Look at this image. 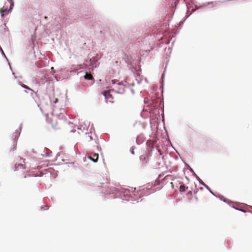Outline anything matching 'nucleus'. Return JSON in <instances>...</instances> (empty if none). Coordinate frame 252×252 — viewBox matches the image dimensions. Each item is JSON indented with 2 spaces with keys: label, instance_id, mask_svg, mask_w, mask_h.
Listing matches in <instances>:
<instances>
[{
  "label": "nucleus",
  "instance_id": "nucleus-1",
  "mask_svg": "<svg viewBox=\"0 0 252 252\" xmlns=\"http://www.w3.org/2000/svg\"><path fill=\"white\" fill-rule=\"evenodd\" d=\"M114 91L113 90L106 91L104 92L103 94L105 97L107 102L113 103L114 101V97L113 93Z\"/></svg>",
  "mask_w": 252,
  "mask_h": 252
},
{
  "label": "nucleus",
  "instance_id": "nucleus-2",
  "mask_svg": "<svg viewBox=\"0 0 252 252\" xmlns=\"http://www.w3.org/2000/svg\"><path fill=\"white\" fill-rule=\"evenodd\" d=\"M93 157L98 158L99 155L98 153L93 152L87 153L85 158H93Z\"/></svg>",
  "mask_w": 252,
  "mask_h": 252
},
{
  "label": "nucleus",
  "instance_id": "nucleus-3",
  "mask_svg": "<svg viewBox=\"0 0 252 252\" xmlns=\"http://www.w3.org/2000/svg\"><path fill=\"white\" fill-rule=\"evenodd\" d=\"M172 180V176L171 175H166L163 179L162 181V183H166L169 181Z\"/></svg>",
  "mask_w": 252,
  "mask_h": 252
},
{
  "label": "nucleus",
  "instance_id": "nucleus-4",
  "mask_svg": "<svg viewBox=\"0 0 252 252\" xmlns=\"http://www.w3.org/2000/svg\"><path fill=\"white\" fill-rule=\"evenodd\" d=\"M118 81H117L116 80H111V82L113 84H117L118 85H119L121 88H122V89L123 90L124 89V86L122 85V84H121L120 83L118 82Z\"/></svg>",
  "mask_w": 252,
  "mask_h": 252
},
{
  "label": "nucleus",
  "instance_id": "nucleus-5",
  "mask_svg": "<svg viewBox=\"0 0 252 252\" xmlns=\"http://www.w3.org/2000/svg\"><path fill=\"white\" fill-rule=\"evenodd\" d=\"M84 77H85V79H86L87 80H92L93 79V77L92 75V74L88 73H87L85 74Z\"/></svg>",
  "mask_w": 252,
  "mask_h": 252
},
{
  "label": "nucleus",
  "instance_id": "nucleus-6",
  "mask_svg": "<svg viewBox=\"0 0 252 252\" xmlns=\"http://www.w3.org/2000/svg\"><path fill=\"white\" fill-rule=\"evenodd\" d=\"M20 135V132L18 130H17L15 131V132L14 133L13 136L14 137V140L17 141L18 137Z\"/></svg>",
  "mask_w": 252,
  "mask_h": 252
},
{
  "label": "nucleus",
  "instance_id": "nucleus-7",
  "mask_svg": "<svg viewBox=\"0 0 252 252\" xmlns=\"http://www.w3.org/2000/svg\"><path fill=\"white\" fill-rule=\"evenodd\" d=\"M0 13L1 14V16H3L4 15L5 13H7L8 10L7 8L3 7L0 9Z\"/></svg>",
  "mask_w": 252,
  "mask_h": 252
},
{
  "label": "nucleus",
  "instance_id": "nucleus-8",
  "mask_svg": "<svg viewBox=\"0 0 252 252\" xmlns=\"http://www.w3.org/2000/svg\"><path fill=\"white\" fill-rule=\"evenodd\" d=\"M52 126L54 129H58V128H59V126H58L57 123H56L55 124L52 123Z\"/></svg>",
  "mask_w": 252,
  "mask_h": 252
},
{
  "label": "nucleus",
  "instance_id": "nucleus-9",
  "mask_svg": "<svg viewBox=\"0 0 252 252\" xmlns=\"http://www.w3.org/2000/svg\"><path fill=\"white\" fill-rule=\"evenodd\" d=\"M65 156V154H64L63 152H59V153H58V154H57V158L58 157H63V156Z\"/></svg>",
  "mask_w": 252,
  "mask_h": 252
},
{
  "label": "nucleus",
  "instance_id": "nucleus-10",
  "mask_svg": "<svg viewBox=\"0 0 252 252\" xmlns=\"http://www.w3.org/2000/svg\"><path fill=\"white\" fill-rule=\"evenodd\" d=\"M22 86L23 88H25V89H28V90H30V91H32V92H33V93H34V91H33V90H32V89L30 88L28 86H27V85H26L23 84V85H22Z\"/></svg>",
  "mask_w": 252,
  "mask_h": 252
},
{
  "label": "nucleus",
  "instance_id": "nucleus-11",
  "mask_svg": "<svg viewBox=\"0 0 252 252\" xmlns=\"http://www.w3.org/2000/svg\"><path fill=\"white\" fill-rule=\"evenodd\" d=\"M13 6H14V3L12 0H11L10 9L9 10V11L13 8Z\"/></svg>",
  "mask_w": 252,
  "mask_h": 252
},
{
  "label": "nucleus",
  "instance_id": "nucleus-12",
  "mask_svg": "<svg viewBox=\"0 0 252 252\" xmlns=\"http://www.w3.org/2000/svg\"><path fill=\"white\" fill-rule=\"evenodd\" d=\"M180 190L181 191H185V187L184 186H181Z\"/></svg>",
  "mask_w": 252,
  "mask_h": 252
},
{
  "label": "nucleus",
  "instance_id": "nucleus-13",
  "mask_svg": "<svg viewBox=\"0 0 252 252\" xmlns=\"http://www.w3.org/2000/svg\"><path fill=\"white\" fill-rule=\"evenodd\" d=\"M90 159L94 162H96L98 160V158H90Z\"/></svg>",
  "mask_w": 252,
  "mask_h": 252
},
{
  "label": "nucleus",
  "instance_id": "nucleus-14",
  "mask_svg": "<svg viewBox=\"0 0 252 252\" xmlns=\"http://www.w3.org/2000/svg\"><path fill=\"white\" fill-rule=\"evenodd\" d=\"M53 103H57V102H58V98H56L54 99V100H53Z\"/></svg>",
  "mask_w": 252,
  "mask_h": 252
},
{
  "label": "nucleus",
  "instance_id": "nucleus-15",
  "mask_svg": "<svg viewBox=\"0 0 252 252\" xmlns=\"http://www.w3.org/2000/svg\"><path fill=\"white\" fill-rule=\"evenodd\" d=\"M170 185H171V187L172 189H173V188H174V185H173V183H172V182H170Z\"/></svg>",
  "mask_w": 252,
  "mask_h": 252
},
{
  "label": "nucleus",
  "instance_id": "nucleus-16",
  "mask_svg": "<svg viewBox=\"0 0 252 252\" xmlns=\"http://www.w3.org/2000/svg\"><path fill=\"white\" fill-rule=\"evenodd\" d=\"M160 177H161V175H159L158 176V178L159 179L160 178Z\"/></svg>",
  "mask_w": 252,
  "mask_h": 252
},
{
  "label": "nucleus",
  "instance_id": "nucleus-17",
  "mask_svg": "<svg viewBox=\"0 0 252 252\" xmlns=\"http://www.w3.org/2000/svg\"><path fill=\"white\" fill-rule=\"evenodd\" d=\"M75 131V130H71V131L72 132H74Z\"/></svg>",
  "mask_w": 252,
  "mask_h": 252
},
{
  "label": "nucleus",
  "instance_id": "nucleus-18",
  "mask_svg": "<svg viewBox=\"0 0 252 252\" xmlns=\"http://www.w3.org/2000/svg\"><path fill=\"white\" fill-rule=\"evenodd\" d=\"M100 156H101V157H102V156H103V155H102V154H100Z\"/></svg>",
  "mask_w": 252,
  "mask_h": 252
}]
</instances>
